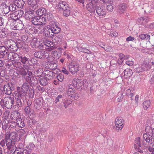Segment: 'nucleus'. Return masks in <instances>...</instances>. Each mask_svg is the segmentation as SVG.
Here are the masks:
<instances>
[{"mask_svg": "<svg viewBox=\"0 0 154 154\" xmlns=\"http://www.w3.org/2000/svg\"><path fill=\"white\" fill-rule=\"evenodd\" d=\"M14 98L13 95H10L7 97L1 99L0 101L2 105H5L7 109H10L12 106L13 104L14 103Z\"/></svg>", "mask_w": 154, "mask_h": 154, "instance_id": "f257e3e1", "label": "nucleus"}, {"mask_svg": "<svg viewBox=\"0 0 154 154\" xmlns=\"http://www.w3.org/2000/svg\"><path fill=\"white\" fill-rule=\"evenodd\" d=\"M58 7L63 11L64 16L67 17L70 13V8L68 4L64 2H60L58 4Z\"/></svg>", "mask_w": 154, "mask_h": 154, "instance_id": "f03ea898", "label": "nucleus"}, {"mask_svg": "<svg viewBox=\"0 0 154 154\" xmlns=\"http://www.w3.org/2000/svg\"><path fill=\"white\" fill-rule=\"evenodd\" d=\"M10 27L11 29L21 30L23 29L24 25L21 20L17 19L11 21Z\"/></svg>", "mask_w": 154, "mask_h": 154, "instance_id": "7ed1b4c3", "label": "nucleus"}, {"mask_svg": "<svg viewBox=\"0 0 154 154\" xmlns=\"http://www.w3.org/2000/svg\"><path fill=\"white\" fill-rule=\"evenodd\" d=\"M124 120L122 117H116L114 121L116 130L118 131H121L124 126Z\"/></svg>", "mask_w": 154, "mask_h": 154, "instance_id": "20e7f679", "label": "nucleus"}, {"mask_svg": "<svg viewBox=\"0 0 154 154\" xmlns=\"http://www.w3.org/2000/svg\"><path fill=\"white\" fill-rule=\"evenodd\" d=\"M72 82L73 84L78 89H82L87 87L85 85L87 82V80L85 79L82 80L75 78Z\"/></svg>", "mask_w": 154, "mask_h": 154, "instance_id": "39448f33", "label": "nucleus"}, {"mask_svg": "<svg viewBox=\"0 0 154 154\" xmlns=\"http://www.w3.org/2000/svg\"><path fill=\"white\" fill-rule=\"evenodd\" d=\"M54 24H53L51 27L50 25H47L45 26L44 28L48 29L47 32L45 33V35L47 36H50V32L49 31L51 29L52 32L53 33L57 34L59 33L61 30L60 28L58 27L56 24L54 23Z\"/></svg>", "mask_w": 154, "mask_h": 154, "instance_id": "423d86ee", "label": "nucleus"}, {"mask_svg": "<svg viewBox=\"0 0 154 154\" xmlns=\"http://www.w3.org/2000/svg\"><path fill=\"white\" fill-rule=\"evenodd\" d=\"M5 140H6V145L8 149H11L16 148V146H14L15 141L11 139L10 138V135L8 132H6L5 136Z\"/></svg>", "mask_w": 154, "mask_h": 154, "instance_id": "0eeeda50", "label": "nucleus"}, {"mask_svg": "<svg viewBox=\"0 0 154 154\" xmlns=\"http://www.w3.org/2000/svg\"><path fill=\"white\" fill-rule=\"evenodd\" d=\"M32 23L35 25H42L46 23V19L42 16H37L33 17L32 19Z\"/></svg>", "mask_w": 154, "mask_h": 154, "instance_id": "6e6552de", "label": "nucleus"}, {"mask_svg": "<svg viewBox=\"0 0 154 154\" xmlns=\"http://www.w3.org/2000/svg\"><path fill=\"white\" fill-rule=\"evenodd\" d=\"M154 64L152 61L151 62V61H149L148 60L146 59L144 60L143 63L141 66V70H139L138 72H142V71H147V70L150 69L151 67V65Z\"/></svg>", "mask_w": 154, "mask_h": 154, "instance_id": "1a4fd4ad", "label": "nucleus"}, {"mask_svg": "<svg viewBox=\"0 0 154 154\" xmlns=\"http://www.w3.org/2000/svg\"><path fill=\"white\" fill-rule=\"evenodd\" d=\"M29 88V85L27 83L25 82L23 84L19 92L20 96L21 98H23L26 96Z\"/></svg>", "mask_w": 154, "mask_h": 154, "instance_id": "9d476101", "label": "nucleus"}, {"mask_svg": "<svg viewBox=\"0 0 154 154\" xmlns=\"http://www.w3.org/2000/svg\"><path fill=\"white\" fill-rule=\"evenodd\" d=\"M5 45L8 48L12 51H16L17 45L16 43L12 40H7L5 42Z\"/></svg>", "mask_w": 154, "mask_h": 154, "instance_id": "9b49d317", "label": "nucleus"}, {"mask_svg": "<svg viewBox=\"0 0 154 154\" xmlns=\"http://www.w3.org/2000/svg\"><path fill=\"white\" fill-rule=\"evenodd\" d=\"M47 52L43 51H37L35 52L34 55L36 57L44 59L47 58L49 56V54Z\"/></svg>", "mask_w": 154, "mask_h": 154, "instance_id": "f8f14e48", "label": "nucleus"}, {"mask_svg": "<svg viewBox=\"0 0 154 154\" xmlns=\"http://www.w3.org/2000/svg\"><path fill=\"white\" fill-rule=\"evenodd\" d=\"M43 43L45 45L48 47L46 49L47 51H51L55 50L57 48L56 47L54 46L53 43L51 41L46 39L44 41Z\"/></svg>", "mask_w": 154, "mask_h": 154, "instance_id": "ddd939ff", "label": "nucleus"}, {"mask_svg": "<svg viewBox=\"0 0 154 154\" xmlns=\"http://www.w3.org/2000/svg\"><path fill=\"white\" fill-rule=\"evenodd\" d=\"M69 70L72 74L77 73L80 69L79 65L78 64H72L69 66Z\"/></svg>", "mask_w": 154, "mask_h": 154, "instance_id": "4468645a", "label": "nucleus"}, {"mask_svg": "<svg viewBox=\"0 0 154 154\" xmlns=\"http://www.w3.org/2000/svg\"><path fill=\"white\" fill-rule=\"evenodd\" d=\"M23 12L22 10L17 11L14 12L12 14L10 15V17L13 19V20H15L18 19L20 18L22 16Z\"/></svg>", "mask_w": 154, "mask_h": 154, "instance_id": "2eb2a0df", "label": "nucleus"}, {"mask_svg": "<svg viewBox=\"0 0 154 154\" xmlns=\"http://www.w3.org/2000/svg\"><path fill=\"white\" fill-rule=\"evenodd\" d=\"M8 58L12 61H18L20 60L19 55L17 53L11 52L8 55Z\"/></svg>", "mask_w": 154, "mask_h": 154, "instance_id": "dca6fc26", "label": "nucleus"}, {"mask_svg": "<svg viewBox=\"0 0 154 154\" xmlns=\"http://www.w3.org/2000/svg\"><path fill=\"white\" fill-rule=\"evenodd\" d=\"M96 13L100 17H105L107 14V12L105 8L98 7L96 8Z\"/></svg>", "mask_w": 154, "mask_h": 154, "instance_id": "f3484780", "label": "nucleus"}, {"mask_svg": "<svg viewBox=\"0 0 154 154\" xmlns=\"http://www.w3.org/2000/svg\"><path fill=\"white\" fill-rule=\"evenodd\" d=\"M149 136L147 134L145 133L143 134V138L145 139L146 142L150 143V144H152L154 143V138L153 136L151 134H149Z\"/></svg>", "mask_w": 154, "mask_h": 154, "instance_id": "a211bd4d", "label": "nucleus"}, {"mask_svg": "<svg viewBox=\"0 0 154 154\" xmlns=\"http://www.w3.org/2000/svg\"><path fill=\"white\" fill-rule=\"evenodd\" d=\"M43 100L42 97H39L35 100V106L36 109L40 108L43 105Z\"/></svg>", "mask_w": 154, "mask_h": 154, "instance_id": "6ab92c4d", "label": "nucleus"}, {"mask_svg": "<svg viewBox=\"0 0 154 154\" xmlns=\"http://www.w3.org/2000/svg\"><path fill=\"white\" fill-rule=\"evenodd\" d=\"M22 117V116L20 115V114L18 111H14L11 112L10 118L11 119L17 121L20 118Z\"/></svg>", "mask_w": 154, "mask_h": 154, "instance_id": "aec40b11", "label": "nucleus"}, {"mask_svg": "<svg viewBox=\"0 0 154 154\" xmlns=\"http://www.w3.org/2000/svg\"><path fill=\"white\" fill-rule=\"evenodd\" d=\"M43 74L45 77L49 80L52 79L54 75L52 71L48 70H45Z\"/></svg>", "mask_w": 154, "mask_h": 154, "instance_id": "412c9836", "label": "nucleus"}, {"mask_svg": "<svg viewBox=\"0 0 154 154\" xmlns=\"http://www.w3.org/2000/svg\"><path fill=\"white\" fill-rule=\"evenodd\" d=\"M3 89L6 94H9L12 92L11 85L9 83H7L5 85Z\"/></svg>", "mask_w": 154, "mask_h": 154, "instance_id": "4be33fe9", "label": "nucleus"}, {"mask_svg": "<svg viewBox=\"0 0 154 154\" xmlns=\"http://www.w3.org/2000/svg\"><path fill=\"white\" fill-rule=\"evenodd\" d=\"M1 8L3 13L7 14L9 12V6L5 3H2L1 4Z\"/></svg>", "mask_w": 154, "mask_h": 154, "instance_id": "5701e85b", "label": "nucleus"}, {"mask_svg": "<svg viewBox=\"0 0 154 154\" xmlns=\"http://www.w3.org/2000/svg\"><path fill=\"white\" fill-rule=\"evenodd\" d=\"M39 2V0H27V3L29 5L36 8L38 7Z\"/></svg>", "mask_w": 154, "mask_h": 154, "instance_id": "b1692460", "label": "nucleus"}, {"mask_svg": "<svg viewBox=\"0 0 154 154\" xmlns=\"http://www.w3.org/2000/svg\"><path fill=\"white\" fill-rule=\"evenodd\" d=\"M124 77L126 79L129 78L133 73L131 69L127 68L124 71Z\"/></svg>", "mask_w": 154, "mask_h": 154, "instance_id": "393cba45", "label": "nucleus"}, {"mask_svg": "<svg viewBox=\"0 0 154 154\" xmlns=\"http://www.w3.org/2000/svg\"><path fill=\"white\" fill-rule=\"evenodd\" d=\"M127 8V6L125 4H123L119 6L118 11L120 14H124Z\"/></svg>", "mask_w": 154, "mask_h": 154, "instance_id": "a878e982", "label": "nucleus"}, {"mask_svg": "<svg viewBox=\"0 0 154 154\" xmlns=\"http://www.w3.org/2000/svg\"><path fill=\"white\" fill-rule=\"evenodd\" d=\"M46 9L43 8H41L38 9L36 11V14L39 16H44V15L47 12Z\"/></svg>", "mask_w": 154, "mask_h": 154, "instance_id": "bb28decb", "label": "nucleus"}, {"mask_svg": "<svg viewBox=\"0 0 154 154\" xmlns=\"http://www.w3.org/2000/svg\"><path fill=\"white\" fill-rule=\"evenodd\" d=\"M74 87L71 85H69L68 87L67 94L69 96L73 95L74 94Z\"/></svg>", "mask_w": 154, "mask_h": 154, "instance_id": "cd10ccee", "label": "nucleus"}, {"mask_svg": "<svg viewBox=\"0 0 154 154\" xmlns=\"http://www.w3.org/2000/svg\"><path fill=\"white\" fill-rule=\"evenodd\" d=\"M35 31H36L37 29L31 26H29L26 28V32L29 34H34Z\"/></svg>", "mask_w": 154, "mask_h": 154, "instance_id": "c85d7f7f", "label": "nucleus"}, {"mask_svg": "<svg viewBox=\"0 0 154 154\" xmlns=\"http://www.w3.org/2000/svg\"><path fill=\"white\" fill-rule=\"evenodd\" d=\"M9 134L10 135V138L12 140L16 141L19 140V137L17 132H12L11 133V134Z\"/></svg>", "mask_w": 154, "mask_h": 154, "instance_id": "c756f323", "label": "nucleus"}, {"mask_svg": "<svg viewBox=\"0 0 154 154\" xmlns=\"http://www.w3.org/2000/svg\"><path fill=\"white\" fill-rule=\"evenodd\" d=\"M16 121L17 126L20 128H22L24 127L25 123L22 117L20 118Z\"/></svg>", "mask_w": 154, "mask_h": 154, "instance_id": "7c9ffc66", "label": "nucleus"}, {"mask_svg": "<svg viewBox=\"0 0 154 154\" xmlns=\"http://www.w3.org/2000/svg\"><path fill=\"white\" fill-rule=\"evenodd\" d=\"M38 80L40 84L43 86H45L48 83L47 79L45 77L43 76L39 77Z\"/></svg>", "mask_w": 154, "mask_h": 154, "instance_id": "2f4dec72", "label": "nucleus"}, {"mask_svg": "<svg viewBox=\"0 0 154 154\" xmlns=\"http://www.w3.org/2000/svg\"><path fill=\"white\" fill-rule=\"evenodd\" d=\"M39 42L37 39L36 38H34L32 40L31 42V45L33 48H36L38 46Z\"/></svg>", "mask_w": 154, "mask_h": 154, "instance_id": "473e14b6", "label": "nucleus"}, {"mask_svg": "<svg viewBox=\"0 0 154 154\" xmlns=\"http://www.w3.org/2000/svg\"><path fill=\"white\" fill-rule=\"evenodd\" d=\"M126 95L128 97H130L131 100H133L132 97L134 95V91L132 89H127L125 92Z\"/></svg>", "mask_w": 154, "mask_h": 154, "instance_id": "72a5a7b5", "label": "nucleus"}, {"mask_svg": "<svg viewBox=\"0 0 154 154\" xmlns=\"http://www.w3.org/2000/svg\"><path fill=\"white\" fill-rule=\"evenodd\" d=\"M37 8L32 6H29L26 8L25 10V13H34L35 11Z\"/></svg>", "mask_w": 154, "mask_h": 154, "instance_id": "f704fd0d", "label": "nucleus"}, {"mask_svg": "<svg viewBox=\"0 0 154 154\" xmlns=\"http://www.w3.org/2000/svg\"><path fill=\"white\" fill-rule=\"evenodd\" d=\"M14 2L16 6L20 8H22L25 3L23 0H16Z\"/></svg>", "mask_w": 154, "mask_h": 154, "instance_id": "c9c22d12", "label": "nucleus"}, {"mask_svg": "<svg viewBox=\"0 0 154 154\" xmlns=\"http://www.w3.org/2000/svg\"><path fill=\"white\" fill-rule=\"evenodd\" d=\"M44 73L43 69L42 68H39L34 72V74L35 76L38 77L41 76Z\"/></svg>", "mask_w": 154, "mask_h": 154, "instance_id": "e433bc0d", "label": "nucleus"}, {"mask_svg": "<svg viewBox=\"0 0 154 154\" xmlns=\"http://www.w3.org/2000/svg\"><path fill=\"white\" fill-rule=\"evenodd\" d=\"M42 17H44V18H45L46 22H47V20H50L53 17L52 14L47 11V12L44 15V16Z\"/></svg>", "mask_w": 154, "mask_h": 154, "instance_id": "4c0bfd02", "label": "nucleus"}, {"mask_svg": "<svg viewBox=\"0 0 154 154\" xmlns=\"http://www.w3.org/2000/svg\"><path fill=\"white\" fill-rule=\"evenodd\" d=\"M51 53L54 57L56 58L59 59L61 56V53L58 51H52Z\"/></svg>", "mask_w": 154, "mask_h": 154, "instance_id": "58836bf2", "label": "nucleus"}, {"mask_svg": "<svg viewBox=\"0 0 154 154\" xmlns=\"http://www.w3.org/2000/svg\"><path fill=\"white\" fill-rule=\"evenodd\" d=\"M53 41H54V42L57 43H59L62 42V37L59 35L58 36H55L54 37Z\"/></svg>", "mask_w": 154, "mask_h": 154, "instance_id": "ea45409f", "label": "nucleus"}, {"mask_svg": "<svg viewBox=\"0 0 154 154\" xmlns=\"http://www.w3.org/2000/svg\"><path fill=\"white\" fill-rule=\"evenodd\" d=\"M150 102L149 100H146L143 103V106L144 110H146L149 107Z\"/></svg>", "mask_w": 154, "mask_h": 154, "instance_id": "a19ab883", "label": "nucleus"}, {"mask_svg": "<svg viewBox=\"0 0 154 154\" xmlns=\"http://www.w3.org/2000/svg\"><path fill=\"white\" fill-rule=\"evenodd\" d=\"M119 58L118 60V63L120 65L122 64L123 61V58L125 57V55L124 54L121 53L119 54Z\"/></svg>", "mask_w": 154, "mask_h": 154, "instance_id": "79ce46f5", "label": "nucleus"}, {"mask_svg": "<svg viewBox=\"0 0 154 154\" xmlns=\"http://www.w3.org/2000/svg\"><path fill=\"white\" fill-rule=\"evenodd\" d=\"M146 132L147 133L149 134L153 135V131L151 127L149 126H148L146 127L145 128Z\"/></svg>", "mask_w": 154, "mask_h": 154, "instance_id": "37998d69", "label": "nucleus"}, {"mask_svg": "<svg viewBox=\"0 0 154 154\" xmlns=\"http://www.w3.org/2000/svg\"><path fill=\"white\" fill-rule=\"evenodd\" d=\"M97 0H93L92 1V2H89L88 4L87 5L86 7L88 10H89V9L92 8L93 6L94 5L93 4V3H97Z\"/></svg>", "mask_w": 154, "mask_h": 154, "instance_id": "c03bdc74", "label": "nucleus"}, {"mask_svg": "<svg viewBox=\"0 0 154 154\" xmlns=\"http://www.w3.org/2000/svg\"><path fill=\"white\" fill-rule=\"evenodd\" d=\"M139 37L142 40H148L149 39L150 36L146 34H141L139 35Z\"/></svg>", "mask_w": 154, "mask_h": 154, "instance_id": "a18cd8bd", "label": "nucleus"}, {"mask_svg": "<svg viewBox=\"0 0 154 154\" xmlns=\"http://www.w3.org/2000/svg\"><path fill=\"white\" fill-rule=\"evenodd\" d=\"M20 60L23 64L26 63V62L28 60V59L26 57L24 56H20Z\"/></svg>", "mask_w": 154, "mask_h": 154, "instance_id": "49530a36", "label": "nucleus"}, {"mask_svg": "<svg viewBox=\"0 0 154 154\" xmlns=\"http://www.w3.org/2000/svg\"><path fill=\"white\" fill-rule=\"evenodd\" d=\"M34 13H25V17L26 19L27 20L30 19L33 16Z\"/></svg>", "mask_w": 154, "mask_h": 154, "instance_id": "de8ad7c7", "label": "nucleus"}, {"mask_svg": "<svg viewBox=\"0 0 154 154\" xmlns=\"http://www.w3.org/2000/svg\"><path fill=\"white\" fill-rule=\"evenodd\" d=\"M141 146V144L140 142V138H138L135 140V144L134 145V147L136 148H138L139 147Z\"/></svg>", "mask_w": 154, "mask_h": 154, "instance_id": "09e8293b", "label": "nucleus"}, {"mask_svg": "<svg viewBox=\"0 0 154 154\" xmlns=\"http://www.w3.org/2000/svg\"><path fill=\"white\" fill-rule=\"evenodd\" d=\"M8 50H6L4 46L0 47V52L3 53L4 54L6 55L7 54Z\"/></svg>", "mask_w": 154, "mask_h": 154, "instance_id": "8fccbe9b", "label": "nucleus"}, {"mask_svg": "<svg viewBox=\"0 0 154 154\" xmlns=\"http://www.w3.org/2000/svg\"><path fill=\"white\" fill-rule=\"evenodd\" d=\"M14 149V154H21V152L23 151V148H17L16 147Z\"/></svg>", "mask_w": 154, "mask_h": 154, "instance_id": "3c124183", "label": "nucleus"}, {"mask_svg": "<svg viewBox=\"0 0 154 154\" xmlns=\"http://www.w3.org/2000/svg\"><path fill=\"white\" fill-rule=\"evenodd\" d=\"M16 5L15 4H11L9 6V11H14L16 9Z\"/></svg>", "mask_w": 154, "mask_h": 154, "instance_id": "603ef678", "label": "nucleus"}, {"mask_svg": "<svg viewBox=\"0 0 154 154\" xmlns=\"http://www.w3.org/2000/svg\"><path fill=\"white\" fill-rule=\"evenodd\" d=\"M71 103L72 101L71 100H66L63 102V106L65 108H66Z\"/></svg>", "mask_w": 154, "mask_h": 154, "instance_id": "864d4df0", "label": "nucleus"}, {"mask_svg": "<svg viewBox=\"0 0 154 154\" xmlns=\"http://www.w3.org/2000/svg\"><path fill=\"white\" fill-rule=\"evenodd\" d=\"M101 47L103 48L105 51L108 52H111L112 51V48L109 46H106V47H103L100 46Z\"/></svg>", "mask_w": 154, "mask_h": 154, "instance_id": "5fc2aeb1", "label": "nucleus"}, {"mask_svg": "<svg viewBox=\"0 0 154 154\" xmlns=\"http://www.w3.org/2000/svg\"><path fill=\"white\" fill-rule=\"evenodd\" d=\"M30 107L28 106H26L24 109V112L26 114H29L30 112Z\"/></svg>", "mask_w": 154, "mask_h": 154, "instance_id": "6e6d98bb", "label": "nucleus"}, {"mask_svg": "<svg viewBox=\"0 0 154 154\" xmlns=\"http://www.w3.org/2000/svg\"><path fill=\"white\" fill-rule=\"evenodd\" d=\"M20 73L23 76L26 75L27 72L23 68H21L20 71Z\"/></svg>", "mask_w": 154, "mask_h": 154, "instance_id": "4d7b16f0", "label": "nucleus"}, {"mask_svg": "<svg viewBox=\"0 0 154 154\" xmlns=\"http://www.w3.org/2000/svg\"><path fill=\"white\" fill-rule=\"evenodd\" d=\"M57 79L60 82H62L64 79V75L62 74H59L57 76Z\"/></svg>", "mask_w": 154, "mask_h": 154, "instance_id": "13d9d810", "label": "nucleus"}, {"mask_svg": "<svg viewBox=\"0 0 154 154\" xmlns=\"http://www.w3.org/2000/svg\"><path fill=\"white\" fill-rule=\"evenodd\" d=\"M50 64V67L53 69H55L57 67V64L55 63L51 62Z\"/></svg>", "mask_w": 154, "mask_h": 154, "instance_id": "bf43d9fd", "label": "nucleus"}, {"mask_svg": "<svg viewBox=\"0 0 154 154\" xmlns=\"http://www.w3.org/2000/svg\"><path fill=\"white\" fill-rule=\"evenodd\" d=\"M107 10L108 11L111 12L113 10V7L112 5H109L106 7Z\"/></svg>", "mask_w": 154, "mask_h": 154, "instance_id": "052dcab7", "label": "nucleus"}, {"mask_svg": "<svg viewBox=\"0 0 154 154\" xmlns=\"http://www.w3.org/2000/svg\"><path fill=\"white\" fill-rule=\"evenodd\" d=\"M17 125L16 122H11L10 123V126L11 128H15Z\"/></svg>", "mask_w": 154, "mask_h": 154, "instance_id": "680f3d73", "label": "nucleus"}, {"mask_svg": "<svg viewBox=\"0 0 154 154\" xmlns=\"http://www.w3.org/2000/svg\"><path fill=\"white\" fill-rule=\"evenodd\" d=\"M154 145V143H153L152 144H150V145L149 146L148 150H149L150 152H152V154H154L153 152L154 151V148L153 147V146Z\"/></svg>", "mask_w": 154, "mask_h": 154, "instance_id": "e2e57ef3", "label": "nucleus"}, {"mask_svg": "<svg viewBox=\"0 0 154 154\" xmlns=\"http://www.w3.org/2000/svg\"><path fill=\"white\" fill-rule=\"evenodd\" d=\"M109 35L112 37H116L118 36V33L116 31H112L110 32Z\"/></svg>", "mask_w": 154, "mask_h": 154, "instance_id": "0e129e2a", "label": "nucleus"}, {"mask_svg": "<svg viewBox=\"0 0 154 154\" xmlns=\"http://www.w3.org/2000/svg\"><path fill=\"white\" fill-rule=\"evenodd\" d=\"M44 43L43 44L42 42H39L38 46L37 48H38L39 49L42 50L44 49Z\"/></svg>", "mask_w": 154, "mask_h": 154, "instance_id": "69168bd1", "label": "nucleus"}, {"mask_svg": "<svg viewBox=\"0 0 154 154\" xmlns=\"http://www.w3.org/2000/svg\"><path fill=\"white\" fill-rule=\"evenodd\" d=\"M21 63L20 62H17L14 63V66L17 68H20L21 67Z\"/></svg>", "mask_w": 154, "mask_h": 154, "instance_id": "338daca9", "label": "nucleus"}, {"mask_svg": "<svg viewBox=\"0 0 154 154\" xmlns=\"http://www.w3.org/2000/svg\"><path fill=\"white\" fill-rule=\"evenodd\" d=\"M61 72L66 75H68L69 74V71L65 68H62Z\"/></svg>", "mask_w": 154, "mask_h": 154, "instance_id": "774afa93", "label": "nucleus"}]
</instances>
